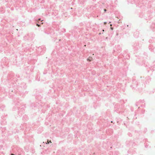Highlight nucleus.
<instances>
[{"label": "nucleus", "instance_id": "obj_1", "mask_svg": "<svg viewBox=\"0 0 155 155\" xmlns=\"http://www.w3.org/2000/svg\"><path fill=\"white\" fill-rule=\"evenodd\" d=\"M92 60H93L92 58L90 57H89L88 58H87V60L89 61H91Z\"/></svg>", "mask_w": 155, "mask_h": 155}, {"label": "nucleus", "instance_id": "obj_2", "mask_svg": "<svg viewBox=\"0 0 155 155\" xmlns=\"http://www.w3.org/2000/svg\"><path fill=\"white\" fill-rule=\"evenodd\" d=\"M49 143H51L52 142L51 140L49 141L48 140L47 142L46 143V144H48Z\"/></svg>", "mask_w": 155, "mask_h": 155}, {"label": "nucleus", "instance_id": "obj_3", "mask_svg": "<svg viewBox=\"0 0 155 155\" xmlns=\"http://www.w3.org/2000/svg\"><path fill=\"white\" fill-rule=\"evenodd\" d=\"M37 25L38 26V27L40 26V25H38V24H37Z\"/></svg>", "mask_w": 155, "mask_h": 155}, {"label": "nucleus", "instance_id": "obj_4", "mask_svg": "<svg viewBox=\"0 0 155 155\" xmlns=\"http://www.w3.org/2000/svg\"><path fill=\"white\" fill-rule=\"evenodd\" d=\"M104 11L105 12H106V9H104Z\"/></svg>", "mask_w": 155, "mask_h": 155}, {"label": "nucleus", "instance_id": "obj_5", "mask_svg": "<svg viewBox=\"0 0 155 155\" xmlns=\"http://www.w3.org/2000/svg\"><path fill=\"white\" fill-rule=\"evenodd\" d=\"M40 19H39V20H40Z\"/></svg>", "mask_w": 155, "mask_h": 155}, {"label": "nucleus", "instance_id": "obj_6", "mask_svg": "<svg viewBox=\"0 0 155 155\" xmlns=\"http://www.w3.org/2000/svg\"><path fill=\"white\" fill-rule=\"evenodd\" d=\"M11 155H14L13 154H12Z\"/></svg>", "mask_w": 155, "mask_h": 155}]
</instances>
